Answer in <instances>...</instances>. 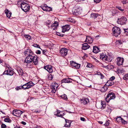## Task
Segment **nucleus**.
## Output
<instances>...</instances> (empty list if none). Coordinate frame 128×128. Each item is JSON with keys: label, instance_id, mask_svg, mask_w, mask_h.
<instances>
[{"label": "nucleus", "instance_id": "nucleus-1", "mask_svg": "<svg viewBox=\"0 0 128 128\" xmlns=\"http://www.w3.org/2000/svg\"><path fill=\"white\" fill-rule=\"evenodd\" d=\"M33 54L27 56L24 62L26 63H29L32 61L34 64H37L38 63H41L42 61L40 60H38L37 57L36 56H33Z\"/></svg>", "mask_w": 128, "mask_h": 128}, {"label": "nucleus", "instance_id": "nucleus-2", "mask_svg": "<svg viewBox=\"0 0 128 128\" xmlns=\"http://www.w3.org/2000/svg\"><path fill=\"white\" fill-rule=\"evenodd\" d=\"M34 85V84L33 82L32 81H30L22 86H21L18 87V88L19 89L18 90L22 88L24 90L27 89L31 88Z\"/></svg>", "mask_w": 128, "mask_h": 128}, {"label": "nucleus", "instance_id": "nucleus-3", "mask_svg": "<svg viewBox=\"0 0 128 128\" xmlns=\"http://www.w3.org/2000/svg\"><path fill=\"white\" fill-rule=\"evenodd\" d=\"M106 105L105 104L104 102L102 101L101 104L98 106V108H100L102 110H103L104 108H105L106 110L105 111L108 112H110L111 111V109L110 108L106 107Z\"/></svg>", "mask_w": 128, "mask_h": 128}, {"label": "nucleus", "instance_id": "nucleus-4", "mask_svg": "<svg viewBox=\"0 0 128 128\" xmlns=\"http://www.w3.org/2000/svg\"><path fill=\"white\" fill-rule=\"evenodd\" d=\"M100 58L104 62L106 63H108V62H111L112 60V58L110 56L108 57L104 54L100 55Z\"/></svg>", "mask_w": 128, "mask_h": 128}, {"label": "nucleus", "instance_id": "nucleus-5", "mask_svg": "<svg viewBox=\"0 0 128 128\" xmlns=\"http://www.w3.org/2000/svg\"><path fill=\"white\" fill-rule=\"evenodd\" d=\"M20 5L21 9L24 12H26L29 10L30 6L28 4L23 2L21 3Z\"/></svg>", "mask_w": 128, "mask_h": 128}, {"label": "nucleus", "instance_id": "nucleus-6", "mask_svg": "<svg viewBox=\"0 0 128 128\" xmlns=\"http://www.w3.org/2000/svg\"><path fill=\"white\" fill-rule=\"evenodd\" d=\"M120 30L119 28L116 26L114 27L112 29L114 35L116 37L118 36L120 33Z\"/></svg>", "mask_w": 128, "mask_h": 128}, {"label": "nucleus", "instance_id": "nucleus-7", "mask_svg": "<svg viewBox=\"0 0 128 128\" xmlns=\"http://www.w3.org/2000/svg\"><path fill=\"white\" fill-rule=\"evenodd\" d=\"M116 98L115 94L111 92L108 94L106 98V100L108 102L110 100L114 99Z\"/></svg>", "mask_w": 128, "mask_h": 128}, {"label": "nucleus", "instance_id": "nucleus-8", "mask_svg": "<svg viewBox=\"0 0 128 128\" xmlns=\"http://www.w3.org/2000/svg\"><path fill=\"white\" fill-rule=\"evenodd\" d=\"M68 50L66 48H62L60 50V55L64 57L67 55Z\"/></svg>", "mask_w": 128, "mask_h": 128}, {"label": "nucleus", "instance_id": "nucleus-9", "mask_svg": "<svg viewBox=\"0 0 128 128\" xmlns=\"http://www.w3.org/2000/svg\"><path fill=\"white\" fill-rule=\"evenodd\" d=\"M58 87V84L55 82H52L51 85V87L52 89V93H55Z\"/></svg>", "mask_w": 128, "mask_h": 128}, {"label": "nucleus", "instance_id": "nucleus-10", "mask_svg": "<svg viewBox=\"0 0 128 128\" xmlns=\"http://www.w3.org/2000/svg\"><path fill=\"white\" fill-rule=\"evenodd\" d=\"M127 19L124 16H122L120 18H118V24L123 25L126 24Z\"/></svg>", "mask_w": 128, "mask_h": 128}, {"label": "nucleus", "instance_id": "nucleus-11", "mask_svg": "<svg viewBox=\"0 0 128 128\" xmlns=\"http://www.w3.org/2000/svg\"><path fill=\"white\" fill-rule=\"evenodd\" d=\"M24 112L20 110H15L13 111L12 114L16 116L20 117L21 114Z\"/></svg>", "mask_w": 128, "mask_h": 128}, {"label": "nucleus", "instance_id": "nucleus-12", "mask_svg": "<svg viewBox=\"0 0 128 128\" xmlns=\"http://www.w3.org/2000/svg\"><path fill=\"white\" fill-rule=\"evenodd\" d=\"M17 70L19 75L23 78L24 80V78L26 76V74L23 73L22 70L20 68L18 69Z\"/></svg>", "mask_w": 128, "mask_h": 128}, {"label": "nucleus", "instance_id": "nucleus-13", "mask_svg": "<svg viewBox=\"0 0 128 128\" xmlns=\"http://www.w3.org/2000/svg\"><path fill=\"white\" fill-rule=\"evenodd\" d=\"M73 14L74 15L77 16L80 14L81 12V10L79 8H77L72 11Z\"/></svg>", "mask_w": 128, "mask_h": 128}, {"label": "nucleus", "instance_id": "nucleus-14", "mask_svg": "<svg viewBox=\"0 0 128 128\" xmlns=\"http://www.w3.org/2000/svg\"><path fill=\"white\" fill-rule=\"evenodd\" d=\"M44 68L48 72H52V66L49 64L47 65L44 66Z\"/></svg>", "mask_w": 128, "mask_h": 128}, {"label": "nucleus", "instance_id": "nucleus-15", "mask_svg": "<svg viewBox=\"0 0 128 128\" xmlns=\"http://www.w3.org/2000/svg\"><path fill=\"white\" fill-rule=\"evenodd\" d=\"M6 74L10 76H12L14 74L13 71L10 69H7L4 71L3 74Z\"/></svg>", "mask_w": 128, "mask_h": 128}, {"label": "nucleus", "instance_id": "nucleus-16", "mask_svg": "<svg viewBox=\"0 0 128 128\" xmlns=\"http://www.w3.org/2000/svg\"><path fill=\"white\" fill-rule=\"evenodd\" d=\"M42 8L43 10L46 11H50L52 10V8L47 6L46 4L44 5L43 6H42Z\"/></svg>", "mask_w": 128, "mask_h": 128}, {"label": "nucleus", "instance_id": "nucleus-17", "mask_svg": "<svg viewBox=\"0 0 128 128\" xmlns=\"http://www.w3.org/2000/svg\"><path fill=\"white\" fill-rule=\"evenodd\" d=\"M62 32H64L68 31L70 29V26L69 25H66L62 27Z\"/></svg>", "mask_w": 128, "mask_h": 128}, {"label": "nucleus", "instance_id": "nucleus-18", "mask_svg": "<svg viewBox=\"0 0 128 128\" xmlns=\"http://www.w3.org/2000/svg\"><path fill=\"white\" fill-rule=\"evenodd\" d=\"M124 62V59L122 58L118 57L116 59V64H122Z\"/></svg>", "mask_w": 128, "mask_h": 128}, {"label": "nucleus", "instance_id": "nucleus-19", "mask_svg": "<svg viewBox=\"0 0 128 128\" xmlns=\"http://www.w3.org/2000/svg\"><path fill=\"white\" fill-rule=\"evenodd\" d=\"M24 54L26 56H28L31 54H33V52L30 50L27 49L24 52Z\"/></svg>", "mask_w": 128, "mask_h": 128}, {"label": "nucleus", "instance_id": "nucleus-20", "mask_svg": "<svg viewBox=\"0 0 128 128\" xmlns=\"http://www.w3.org/2000/svg\"><path fill=\"white\" fill-rule=\"evenodd\" d=\"M93 41L92 39L90 36H86V39L85 41V42H87L89 43V44H91Z\"/></svg>", "mask_w": 128, "mask_h": 128}, {"label": "nucleus", "instance_id": "nucleus-21", "mask_svg": "<svg viewBox=\"0 0 128 128\" xmlns=\"http://www.w3.org/2000/svg\"><path fill=\"white\" fill-rule=\"evenodd\" d=\"M80 101L81 103L84 104H88L89 102L88 99L87 98L81 99Z\"/></svg>", "mask_w": 128, "mask_h": 128}, {"label": "nucleus", "instance_id": "nucleus-22", "mask_svg": "<svg viewBox=\"0 0 128 128\" xmlns=\"http://www.w3.org/2000/svg\"><path fill=\"white\" fill-rule=\"evenodd\" d=\"M72 82V80L70 78H64L62 80V83H69Z\"/></svg>", "mask_w": 128, "mask_h": 128}, {"label": "nucleus", "instance_id": "nucleus-23", "mask_svg": "<svg viewBox=\"0 0 128 128\" xmlns=\"http://www.w3.org/2000/svg\"><path fill=\"white\" fill-rule=\"evenodd\" d=\"M90 47V46L88 44L84 43L82 44V49L86 50L89 48Z\"/></svg>", "mask_w": 128, "mask_h": 128}, {"label": "nucleus", "instance_id": "nucleus-24", "mask_svg": "<svg viewBox=\"0 0 128 128\" xmlns=\"http://www.w3.org/2000/svg\"><path fill=\"white\" fill-rule=\"evenodd\" d=\"M5 12L6 14L7 17L9 18L11 16L12 13L11 12L9 11L8 9L5 10Z\"/></svg>", "mask_w": 128, "mask_h": 128}, {"label": "nucleus", "instance_id": "nucleus-25", "mask_svg": "<svg viewBox=\"0 0 128 128\" xmlns=\"http://www.w3.org/2000/svg\"><path fill=\"white\" fill-rule=\"evenodd\" d=\"M99 48L96 46H94L93 49V52L95 53H97L100 51Z\"/></svg>", "mask_w": 128, "mask_h": 128}, {"label": "nucleus", "instance_id": "nucleus-26", "mask_svg": "<svg viewBox=\"0 0 128 128\" xmlns=\"http://www.w3.org/2000/svg\"><path fill=\"white\" fill-rule=\"evenodd\" d=\"M64 115V113L62 112H60V111L57 110V113L56 115L58 116L62 117Z\"/></svg>", "mask_w": 128, "mask_h": 128}, {"label": "nucleus", "instance_id": "nucleus-27", "mask_svg": "<svg viewBox=\"0 0 128 128\" xmlns=\"http://www.w3.org/2000/svg\"><path fill=\"white\" fill-rule=\"evenodd\" d=\"M114 84V82L112 81L109 80L107 81L106 84L108 86H110L113 85Z\"/></svg>", "mask_w": 128, "mask_h": 128}, {"label": "nucleus", "instance_id": "nucleus-28", "mask_svg": "<svg viewBox=\"0 0 128 128\" xmlns=\"http://www.w3.org/2000/svg\"><path fill=\"white\" fill-rule=\"evenodd\" d=\"M98 16L97 14L92 13L90 14V18H92L95 19Z\"/></svg>", "mask_w": 128, "mask_h": 128}, {"label": "nucleus", "instance_id": "nucleus-29", "mask_svg": "<svg viewBox=\"0 0 128 128\" xmlns=\"http://www.w3.org/2000/svg\"><path fill=\"white\" fill-rule=\"evenodd\" d=\"M72 67L74 68L78 69L80 67V64H71Z\"/></svg>", "mask_w": 128, "mask_h": 128}, {"label": "nucleus", "instance_id": "nucleus-30", "mask_svg": "<svg viewBox=\"0 0 128 128\" xmlns=\"http://www.w3.org/2000/svg\"><path fill=\"white\" fill-rule=\"evenodd\" d=\"M66 124L65 125V126L66 127H68L70 126V123L69 121L67 120H66Z\"/></svg>", "mask_w": 128, "mask_h": 128}, {"label": "nucleus", "instance_id": "nucleus-31", "mask_svg": "<svg viewBox=\"0 0 128 128\" xmlns=\"http://www.w3.org/2000/svg\"><path fill=\"white\" fill-rule=\"evenodd\" d=\"M107 90V88L106 86L102 87L101 89V91L102 92H105Z\"/></svg>", "mask_w": 128, "mask_h": 128}, {"label": "nucleus", "instance_id": "nucleus-32", "mask_svg": "<svg viewBox=\"0 0 128 128\" xmlns=\"http://www.w3.org/2000/svg\"><path fill=\"white\" fill-rule=\"evenodd\" d=\"M96 74L98 75L100 77V78L101 79H102L104 78V76H103V75L101 74L100 73L98 72H96Z\"/></svg>", "mask_w": 128, "mask_h": 128}, {"label": "nucleus", "instance_id": "nucleus-33", "mask_svg": "<svg viewBox=\"0 0 128 128\" xmlns=\"http://www.w3.org/2000/svg\"><path fill=\"white\" fill-rule=\"evenodd\" d=\"M122 118L120 116L117 117L116 118V121L118 122H120Z\"/></svg>", "mask_w": 128, "mask_h": 128}, {"label": "nucleus", "instance_id": "nucleus-34", "mask_svg": "<svg viewBox=\"0 0 128 128\" xmlns=\"http://www.w3.org/2000/svg\"><path fill=\"white\" fill-rule=\"evenodd\" d=\"M114 68V66L111 64H108L106 66V68L109 70L113 68Z\"/></svg>", "mask_w": 128, "mask_h": 128}, {"label": "nucleus", "instance_id": "nucleus-35", "mask_svg": "<svg viewBox=\"0 0 128 128\" xmlns=\"http://www.w3.org/2000/svg\"><path fill=\"white\" fill-rule=\"evenodd\" d=\"M123 42L120 40H118L116 41V42L117 44H118V45H120L121 44H122Z\"/></svg>", "mask_w": 128, "mask_h": 128}, {"label": "nucleus", "instance_id": "nucleus-36", "mask_svg": "<svg viewBox=\"0 0 128 128\" xmlns=\"http://www.w3.org/2000/svg\"><path fill=\"white\" fill-rule=\"evenodd\" d=\"M60 96L62 99L64 100H66L68 99L66 95L65 94L61 95Z\"/></svg>", "mask_w": 128, "mask_h": 128}, {"label": "nucleus", "instance_id": "nucleus-37", "mask_svg": "<svg viewBox=\"0 0 128 128\" xmlns=\"http://www.w3.org/2000/svg\"><path fill=\"white\" fill-rule=\"evenodd\" d=\"M86 66L90 68H93L94 67L93 64H87Z\"/></svg>", "mask_w": 128, "mask_h": 128}, {"label": "nucleus", "instance_id": "nucleus-38", "mask_svg": "<svg viewBox=\"0 0 128 128\" xmlns=\"http://www.w3.org/2000/svg\"><path fill=\"white\" fill-rule=\"evenodd\" d=\"M50 22L51 21L50 20H48L46 22V24L47 26H48L49 27V25L50 24Z\"/></svg>", "mask_w": 128, "mask_h": 128}, {"label": "nucleus", "instance_id": "nucleus-39", "mask_svg": "<svg viewBox=\"0 0 128 128\" xmlns=\"http://www.w3.org/2000/svg\"><path fill=\"white\" fill-rule=\"evenodd\" d=\"M123 79L125 80L128 79V74H126L124 76Z\"/></svg>", "mask_w": 128, "mask_h": 128}, {"label": "nucleus", "instance_id": "nucleus-40", "mask_svg": "<svg viewBox=\"0 0 128 128\" xmlns=\"http://www.w3.org/2000/svg\"><path fill=\"white\" fill-rule=\"evenodd\" d=\"M24 36L26 38H28V39L30 40L31 39V37L30 36L28 35H25Z\"/></svg>", "mask_w": 128, "mask_h": 128}, {"label": "nucleus", "instance_id": "nucleus-41", "mask_svg": "<svg viewBox=\"0 0 128 128\" xmlns=\"http://www.w3.org/2000/svg\"><path fill=\"white\" fill-rule=\"evenodd\" d=\"M116 7L118 9L122 11H123L124 10V9H122L120 6H118Z\"/></svg>", "mask_w": 128, "mask_h": 128}, {"label": "nucleus", "instance_id": "nucleus-42", "mask_svg": "<svg viewBox=\"0 0 128 128\" xmlns=\"http://www.w3.org/2000/svg\"><path fill=\"white\" fill-rule=\"evenodd\" d=\"M10 120L9 118H5L4 120V121L6 122H10Z\"/></svg>", "mask_w": 128, "mask_h": 128}, {"label": "nucleus", "instance_id": "nucleus-43", "mask_svg": "<svg viewBox=\"0 0 128 128\" xmlns=\"http://www.w3.org/2000/svg\"><path fill=\"white\" fill-rule=\"evenodd\" d=\"M6 65V66H5L6 67V70L7 69H10V68H11V67L10 66L8 65V64H5Z\"/></svg>", "mask_w": 128, "mask_h": 128}, {"label": "nucleus", "instance_id": "nucleus-44", "mask_svg": "<svg viewBox=\"0 0 128 128\" xmlns=\"http://www.w3.org/2000/svg\"><path fill=\"white\" fill-rule=\"evenodd\" d=\"M121 122L122 123L124 124H127V122L123 118H122Z\"/></svg>", "mask_w": 128, "mask_h": 128}, {"label": "nucleus", "instance_id": "nucleus-45", "mask_svg": "<svg viewBox=\"0 0 128 128\" xmlns=\"http://www.w3.org/2000/svg\"><path fill=\"white\" fill-rule=\"evenodd\" d=\"M56 34L58 36H62V37L63 36H64V35L63 34H60L59 32H56Z\"/></svg>", "mask_w": 128, "mask_h": 128}, {"label": "nucleus", "instance_id": "nucleus-46", "mask_svg": "<svg viewBox=\"0 0 128 128\" xmlns=\"http://www.w3.org/2000/svg\"><path fill=\"white\" fill-rule=\"evenodd\" d=\"M118 73H122L124 72V71L123 70H118Z\"/></svg>", "mask_w": 128, "mask_h": 128}, {"label": "nucleus", "instance_id": "nucleus-47", "mask_svg": "<svg viewBox=\"0 0 128 128\" xmlns=\"http://www.w3.org/2000/svg\"><path fill=\"white\" fill-rule=\"evenodd\" d=\"M48 78L50 80H52L53 78V77L51 74H50L48 77Z\"/></svg>", "mask_w": 128, "mask_h": 128}, {"label": "nucleus", "instance_id": "nucleus-48", "mask_svg": "<svg viewBox=\"0 0 128 128\" xmlns=\"http://www.w3.org/2000/svg\"><path fill=\"white\" fill-rule=\"evenodd\" d=\"M1 128H6V126L4 124H2L1 125Z\"/></svg>", "mask_w": 128, "mask_h": 128}, {"label": "nucleus", "instance_id": "nucleus-49", "mask_svg": "<svg viewBox=\"0 0 128 128\" xmlns=\"http://www.w3.org/2000/svg\"><path fill=\"white\" fill-rule=\"evenodd\" d=\"M109 122L108 121H106L104 125L105 126H108L109 125Z\"/></svg>", "mask_w": 128, "mask_h": 128}, {"label": "nucleus", "instance_id": "nucleus-50", "mask_svg": "<svg viewBox=\"0 0 128 128\" xmlns=\"http://www.w3.org/2000/svg\"><path fill=\"white\" fill-rule=\"evenodd\" d=\"M115 78L114 76H112L110 78V80L112 81L115 79Z\"/></svg>", "mask_w": 128, "mask_h": 128}, {"label": "nucleus", "instance_id": "nucleus-51", "mask_svg": "<svg viewBox=\"0 0 128 128\" xmlns=\"http://www.w3.org/2000/svg\"><path fill=\"white\" fill-rule=\"evenodd\" d=\"M42 53L43 54L46 55V50H42Z\"/></svg>", "mask_w": 128, "mask_h": 128}, {"label": "nucleus", "instance_id": "nucleus-52", "mask_svg": "<svg viewBox=\"0 0 128 128\" xmlns=\"http://www.w3.org/2000/svg\"><path fill=\"white\" fill-rule=\"evenodd\" d=\"M121 0L123 4H126L127 0Z\"/></svg>", "mask_w": 128, "mask_h": 128}, {"label": "nucleus", "instance_id": "nucleus-53", "mask_svg": "<svg viewBox=\"0 0 128 128\" xmlns=\"http://www.w3.org/2000/svg\"><path fill=\"white\" fill-rule=\"evenodd\" d=\"M101 0H94V1L96 3H98L100 2Z\"/></svg>", "mask_w": 128, "mask_h": 128}, {"label": "nucleus", "instance_id": "nucleus-54", "mask_svg": "<svg viewBox=\"0 0 128 128\" xmlns=\"http://www.w3.org/2000/svg\"><path fill=\"white\" fill-rule=\"evenodd\" d=\"M54 26V27H51V28L52 29L54 30H55L56 28H57V27L58 26Z\"/></svg>", "mask_w": 128, "mask_h": 128}, {"label": "nucleus", "instance_id": "nucleus-55", "mask_svg": "<svg viewBox=\"0 0 128 128\" xmlns=\"http://www.w3.org/2000/svg\"><path fill=\"white\" fill-rule=\"evenodd\" d=\"M70 64H79L78 63H76V62H74L73 61H71L70 62Z\"/></svg>", "mask_w": 128, "mask_h": 128}, {"label": "nucleus", "instance_id": "nucleus-56", "mask_svg": "<svg viewBox=\"0 0 128 128\" xmlns=\"http://www.w3.org/2000/svg\"><path fill=\"white\" fill-rule=\"evenodd\" d=\"M80 120H81L83 121H84L85 120V118L83 117H81L80 118Z\"/></svg>", "mask_w": 128, "mask_h": 128}, {"label": "nucleus", "instance_id": "nucleus-57", "mask_svg": "<svg viewBox=\"0 0 128 128\" xmlns=\"http://www.w3.org/2000/svg\"><path fill=\"white\" fill-rule=\"evenodd\" d=\"M36 53L37 54H40L41 53V52L40 50H38L36 52Z\"/></svg>", "mask_w": 128, "mask_h": 128}, {"label": "nucleus", "instance_id": "nucleus-58", "mask_svg": "<svg viewBox=\"0 0 128 128\" xmlns=\"http://www.w3.org/2000/svg\"><path fill=\"white\" fill-rule=\"evenodd\" d=\"M33 46L34 47H36L37 48L40 47L39 45H38L37 44H34Z\"/></svg>", "mask_w": 128, "mask_h": 128}, {"label": "nucleus", "instance_id": "nucleus-59", "mask_svg": "<svg viewBox=\"0 0 128 128\" xmlns=\"http://www.w3.org/2000/svg\"><path fill=\"white\" fill-rule=\"evenodd\" d=\"M53 24H54L55 25H56V26H58V22L56 21H55L53 23Z\"/></svg>", "mask_w": 128, "mask_h": 128}, {"label": "nucleus", "instance_id": "nucleus-60", "mask_svg": "<svg viewBox=\"0 0 128 128\" xmlns=\"http://www.w3.org/2000/svg\"><path fill=\"white\" fill-rule=\"evenodd\" d=\"M41 110H35L34 112H38L39 113L41 112Z\"/></svg>", "mask_w": 128, "mask_h": 128}, {"label": "nucleus", "instance_id": "nucleus-61", "mask_svg": "<svg viewBox=\"0 0 128 128\" xmlns=\"http://www.w3.org/2000/svg\"><path fill=\"white\" fill-rule=\"evenodd\" d=\"M35 128H42L41 126H36L34 127Z\"/></svg>", "mask_w": 128, "mask_h": 128}, {"label": "nucleus", "instance_id": "nucleus-62", "mask_svg": "<svg viewBox=\"0 0 128 128\" xmlns=\"http://www.w3.org/2000/svg\"><path fill=\"white\" fill-rule=\"evenodd\" d=\"M21 123H22V124H23L24 125H25L26 124V123L25 122H23V121L22 122H21Z\"/></svg>", "mask_w": 128, "mask_h": 128}, {"label": "nucleus", "instance_id": "nucleus-63", "mask_svg": "<svg viewBox=\"0 0 128 128\" xmlns=\"http://www.w3.org/2000/svg\"><path fill=\"white\" fill-rule=\"evenodd\" d=\"M56 25H55V24H52V25L51 26V27H54V26H56Z\"/></svg>", "mask_w": 128, "mask_h": 128}, {"label": "nucleus", "instance_id": "nucleus-64", "mask_svg": "<svg viewBox=\"0 0 128 128\" xmlns=\"http://www.w3.org/2000/svg\"><path fill=\"white\" fill-rule=\"evenodd\" d=\"M20 127L19 126H15L14 128H20Z\"/></svg>", "mask_w": 128, "mask_h": 128}]
</instances>
